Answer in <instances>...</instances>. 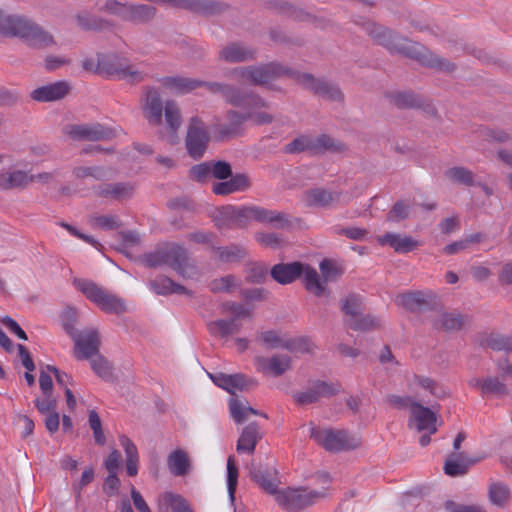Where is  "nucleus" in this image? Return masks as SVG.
<instances>
[{
  "mask_svg": "<svg viewBox=\"0 0 512 512\" xmlns=\"http://www.w3.org/2000/svg\"><path fill=\"white\" fill-rule=\"evenodd\" d=\"M0 35L19 37L28 46L45 49L55 44L54 37L35 22L19 15H7L0 10Z\"/></svg>",
  "mask_w": 512,
  "mask_h": 512,
  "instance_id": "obj_1",
  "label": "nucleus"
},
{
  "mask_svg": "<svg viewBox=\"0 0 512 512\" xmlns=\"http://www.w3.org/2000/svg\"><path fill=\"white\" fill-rule=\"evenodd\" d=\"M371 34L391 51L400 52L411 58H416L424 65L430 67H436L444 71L453 70V65L450 62L430 53L419 44L413 43L407 39L397 38L390 30L382 26H374Z\"/></svg>",
  "mask_w": 512,
  "mask_h": 512,
  "instance_id": "obj_2",
  "label": "nucleus"
},
{
  "mask_svg": "<svg viewBox=\"0 0 512 512\" xmlns=\"http://www.w3.org/2000/svg\"><path fill=\"white\" fill-rule=\"evenodd\" d=\"M143 261L147 267L167 265L184 278H191L196 274L188 252L176 243H167L145 254Z\"/></svg>",
  "mask_w": 512,
  "mask_h": 512,
  "instance_id": "obj_3",
  "label": "nucleus"
},
{
  "mask_svg": "<svg viewBox=\"0 0 512 512\" xmlns=\"http://www.w3.org/2000/svg\"><path fill=\"white\" fill-rule=\"evenodd\" d=\"M73 284L88 300L106 313L120 314L126 310L125 303L121 298L90 280L74 279Z\"/></svg>",
  "mask_w": 512,
  "mask_h": 512,
  "instance_id": "obj_4",
  "label": "nucleus"
},
{
  "mask_svg": "<svg viewBox=\"0 0 512 512\" xmlns=\"http://www.w3.org/2000/svg\"><path fill=\"white\" fill-rule=\"evenodd\" d=\"M310 437L329 452H339L354 449L360 445V440L345 430L319 428L312 424L309 428Z\"/></svg>",
  "mask_w": 512,
  "mask_h": 512,
  "instance_id": "obj_5",
  "label": "nucleus"
},
{
  "mask_svg": "<svg viewBox=\"0 0 512 512\" xmlns=\"http://www.w3.org/2000/svg\"><path fill=\"white\" fill-rule=\"evenodd\" d=\"M326 496V490L306 488H285L276 493L275 501L288 512H298L318 502Z\"/></svg>",
  "mask_w": 512,
  "mask_h": 512,
  "instance_id": "obj_6",
  "label": "nucleus"
},
{
  "mask_svg": "<svg viewBox=\"0 0 512 512\" xmlns=\"http://www.w3.org/2000/svg\"><path fill=\"white\" fill-rule=\"evenodd\" d=\"M251 221L272 224L276 228H284L289 224L286 214L276 210L260 206L236 207V228H244Z\"/></svg>",
  "mask_w": 512,
  "mask_h": 512,
  "instance_id": "obj_7",
  "label": "nucleus"
},
{
  "mask_svg": "<svg viewBox=\"0 0 512 512\" xmlns=\"http://www.w3.org/2000/svg\"><path fill=\"white\" fill-rule=\"evenodd\" d=\"M65 331L70 335L75 344V356L77 359H89L98 354L100 338L98 331L87 328L77 331L72 324H64Z\"/></svg>",
  "mask_w": 512,
  "mask_h": 512,
  "instance_id": "obj_8",
  "label": "nucleus"
},
{
  "mask_svg": "<svg viewBox=\"0 0 512 512\" xmlns=\"http://www.w3.org/2000/svg\"><path fill=\"white\" fill-rule=\"evenodd\" d=\"M98 69L100 73L107 77H112L129 82H140L143 80V74L135 66L127 64L117 56H102L98 59Z\"/></svg>",
  "mask_w": 512,
  "mask_h": 512,
  "instance_id": "obj_9",
  "label": "nucleus"
},
{
  "mask_svg": "<svg viewBox=\"0 0 512 512\" xmlns=\"http://www.w3.org/2000/svg\"><path fill=\"white\" fill-rule=\"evenodd\" d=\"M210 137L204 122L197 116L190 119L185 137V146L190 157L198 160L205 154Z\"/></svg>",
  "mask_w": 512,
  "mask_h": 512,
  "instance_id": "obj_10",
  "label": "nucleus"
},
{
  "mask_svg": "<svg viewBox=\"0 0 512 512\" xmlns=\"http://www.w3.org/2000/svg\"><path fill=\"white\" fill-rule=\"evenodd\" d=\"M63 133L73 141L109 140L114 136L110 128L98 123L68 124L63 128Z\"/></svg>",
  "mask_w": 512,
  "mask_h": 512,
  "instance_id": "obj_11",
  "label": "nucleus"
},
{
  "mask_svg": "<svg viewBox=\"0 0 512 512\" xmlns=\"http://www.w3.org/2000/svg\"><path fill=\"white\" fill-rule=\"evenodd\" d=\"M235 73L254 85H266L286 73L287 69L278 63H269L261 66H251L235 70Z\"/></svg>",
  "mask_w": 512,
  "mask_h": 512,
  "instance_id": "obj_12",
  "label": "nucleus"
},
{
  "mask_svg": "<svg viewBox=\"0 0 512 512\" xmlns=\"http://www.w3.org/2000/svg\"><path fill=\"white\" fill-rule=\"evenodd\" d=\"M257 339L266 349L282 348L291 352L306 351L308 341L305 338H286L276 330H266L258 334Z\"/></svg>",
  "mask_w": 512,
  "mask_h": 512,
  "instance_id": "obj_13",
  "label": "nucleus"
},
{
  "mask_svg": "<svg viewBox=\"0 0 512 512\" xmlns=\"http://www.w3.org/2000/svg\"><path fill=\"white\" fill-rule=\"evenodd\" d=\"M339 383L315 381L305 390L294 394V400L301 405L312 404L322 397H331L340 392Z\"/></svg>",
  "mask_w": 512,
  "mask_h": 512,
  "instance_id": "obj_14",
  "label": "nucleus"
},
{
  "mask_svg": "<svg viewBox=\"0 0 512 512\" xmlns=\"http://www.w3.org/2000/svg\"><path fill=\"white\" fill-rule=\"evenodd\" d=\"M207 88L213 93H220L228 104L240 108H247L252 98L256 96L255 94L244 92L238 87L219 82H209Z\"/></svg>",
  "mask_w": 512,
  "mask_h": 512,
  "instance_id": "obj_15",
  "label": "nucleus"
},
{
  "mask_svg": "<svg viewBox=\"0 0 512 512\" xmlns=\"http://www.w3.org/2000/svg\"><path fill=\"white\" fill-rule=\"evenodd\" d=\"M254 363L258 372L274 377L283 375L291 368V358L282 354H275L271 357L257 356Z\"/></svg>",
  "mask_w": 512,
  "mask_h": 512,
  "instance_id": "obj_16",
  "label": "nucleus"
},
{
  "mask_svg": "<svg viewBox=\"0 0 512 512\" xmlns=\"http://www.w3.org/2000/svg\"><path fill=\"white\" fill-rule=\"evenodd\" d=\"M297 80L305 88L314 91L317 95L333 101H341L343 94L334 84L323 80L315 79L311 74L302 73L297 75Z\"/></svg>",
  "mask_w": 512,
  "mask_h": 512,
  "instance_id": "obj_17",
  "label": "nucleus"
},
{
  "mask_svg": "<svg viewBox=\"0 0 512 512\" xmlns=\"http://www.w3.org/2000/svg\"><path fill=\"white\" fill-rule=\"evenodd\" d=\"M409 426L415 427L417 431H427L429 435L436 433V414L428 407L417 403L412 406L410 412Z\"/></svg>",
  "mask_w": 512,
  "mask_h": 512,
  "instance_id": "obj_18",
  "label": "nucleus"
},
{
  "mask_svg": "<svg viewBox=\"0 0 512 512\" xmlns=\"http://www.w3.org/2000/svg\"><path fill=\"white\" fill-rule=\"evenodd\" d=\"M67 81H57L40 86L31 92V98L37 102H52L63 99L70 92Z\"/></svg>",
  "mask_w": 512,
  "mask_h": 512,
  "instance_id": "obj_19",
  "label": "nucleus"
},
{
  "mask_svg": "<svg viewBox=\"0 0 512 512\" xmlns=\"http://www.w3.org/2000/svg\"><path fill=\"white\" fill-rule=\"evenodd\" d=\"M251 479L256 482L267 493L276 496L279 479L278 472L274 467L259 466L250 470Z\"/></svg>",
  "mask_w": 512,
  "mask_h": 512,
  "instance_id": "obj_20",
  "label": "nucleus"
},
{
  "mask_svg": "<svg viewBox=\"0 0 512 512\" xmlns=\"http://www.w3.org/2000/svg\"><path fill=\"white\" fill-rule=\"evenodd\" d=\"M163 110L164 107L159 92L155 88H149L146 92L143 112L150 125H161Z\"/></svg>",
  "mask_w": 512,
  "mask_h": 512,
  "instance_id": "obj_21",
  "label": "nucleus"
},
{
  "mask_svg": "<svg viewBox=\"0 0 512 512\" xmlns=\"http://www.w3.org/2000/svg\"><path fill=\"white\" fill-rule=\"evenodd\" d=\"M469 386L480 390L482 396L503 397L508 394L506 385L497 377L472 378Z\"/></svg>",
  "mask_w": 512,
  "mask_h": 512,
  "instance_id": "obj_22",
  "label": "nucleus"
},
{
  "mask_svg": "<svg viewBox=\"0 0 512 512\" xmlns=\"http://www.w3.org/2000/svg\"><path fill=\"white\" fill-rule=\"evenodd\" d=\"M208 83L182 76L165 77L161 80L162 86L173 94H186L200 86L207 87Z\"/></svg>",
  "mask_w": 512,
  "mask_h": 512,
  "instance_id": "obj_23",
  "label": "nucleus"
},
{
  "mask_svg": "<svg viewBox=\"0 0 512 512\" xmlns=\"http://www.w3.org/2000/svg\"><path fill=\"white\" fill-rule=\"evenodd\" d=\"M435 298L430 291L407 292L397 296L396 303L407 310L418 311Z\"/></svg>",
  "mask_w": 512,
  "mask_h": 512,
  "instance_id": "obj_24",
  "label": "nucleus"
},
{
  "mask_svg": "<svg viewBox=\"0 0 512 512\" xmlns=\"http://www.w3.org/2000/svg\"><path fill=\"white\" fill-rule=\"evenodd\" d=\"M250 187V181L247 175L238 173L230 177L229 180L216 182L212 186V191L216 195H228L235 192L245 191Z\"/></svg>",
  "mask_w": 512,
  "mask_h": 512,
  "instance_id": "obj_25",
  "label": "nucleus"
},
{
  "mask_svg": "<svg viewBox=\"0 0 512 512\" xmlns=\"http://www.w3.org/2000/svg\"><path fill=\"white\" fill-rule=\"evenodd\" d=\"M303 264L299 262L280 263L271 269V277L280 284H289L302 275Z\"/></svg>",
  "mask_w": 512,
  "mask_h": 512,
  "instance_id": "obj_26",
  "label": "nucleus"
},
{
  "mask_svg": "<svg viewBox=\"0 0 512 512\" xmlns=\"http://www.w3.org/2000/svg\"><path fill=\"white\" fill-rule=\"evenodd\" d=\"M268 108L269 104L263 98L258 95L253 97L247 107L249 121L253 122L255 125L270 124L274 120V116L266 111Z\"/></svg>",
  "mask_w": 512,
  "mask_h": 512,
  "instance_id": "obj_27",
  "label": "nucleus"
},
{
  "mask_svg": "<svg viewBox=\"0 0 512 512\" xmlns=\"http://www.w3.org/2000/svg\"><path fill=\"white\" fill-rule=\"evenodd\" d=\"M339 200L337 192L324 188L307 190L303 195V201L307 206L328 207Z\"/></svg>",
  "mask_w": 512,
  "mask_h": 512,
  "instance_id": "obj_28",
  "label": "nucleus"
},
{
  "mask_svg": "<svg viewBox=\"0 0 512 512\" xmlns=\"http://www.w3.org/2000/svg\"><path fill=\"white\" fill-rule=\"evenodd\" d=\"M382 245H389L398 253H407L419 246V242L411 236L387 233L379 237Z\"/></svg>",
  "mask_w": 512,
  "mask_h": 512,
  "instance_id": "obj_29",
  "label": "nucleus"
},
{
  "mask_svg": "<svg viewBox=\"0 0 512 512\" xmlns=\"http://www.w3.org/2000/svg\"><path fill=\"white\" fill-rule=\"evenodd\" d=\"M261 439L259 426L256 423H250L243 428L242 433L237 441L236 450L238 453L253 454L257 442Z\"/></svg>",
  "mask_w": 512,
  "mask_h": 512,
  "instance_id": "obj_30",
  "label": "nucleus"
},
{
  "mask_svg": "<svg viewBox=\"0 0 512 512\" xmlns=\"http://www.w3.org/2000/svg\"><path fill=\"white\" fill-rule=\"evenodd\" d=\"M98 195L122 201L130 198L134 193V186L128 182L107 183L98 187Z\"/></svg>",
  "mask_w": 512,
  "mask_h": 512,
  "instance_id": "obj_31",
  "label": "nucleus"
},
{
  "mask_svg": "<svg viewBox=\"0 0 512 512\" xmlns=\"http://www.w3.org/2000/svg\"><path fill=\"white\" fill-rule=\"evenodd\" d=\"M474 463L475 461L470 460L463 452H453L446 458L444 471L453 477L464 475Z\"/></svg>",
  "mask_w": 512,
  "mask_h": 512,
  "instance_id": "obj_32",
  "label": "nucleus"
},
{
  "mask_svg": "<svg viewBox=\"0 0 512 512\" xmlns=\"http://www.w3.org/2000/svg\"><path fill=\"white\" fill-rule=\"evenodd\" d=\"M256 51L240 43H232L224 47L220 57L227 62H243L254 59Z\"/></svg>",
  "mask_w": 512,
  "mask_h": 512,
  "instance_id": "obj_33",
  "label": "nucleus"
},
{
  "mask_svg": "<svg viewBox=\"0 0 512 512\" xmlns=\"http://www.w3.org/2000/svg\"><path fill=\"white\" fill-rule=\"evenodd\" d=\"M31 183V176L22 170H11L0 174V188L3 190L23 189Z\"/></svg>",
  "mask_w": 512,
  "mask_h": 512,
  "instance_id": "obj_34",
  "label": "nucleus"
},
{
  "mask_svg": "<svg viewBox=\"0 0 512 512\" xmlns=\"http://www.w3.org/2000/svg\"><path fill=\"white\" fill-rule=\"evenodd\" d=\"M243 112L228 110L226 113V118L228 120L227 125L221 126L219 133L223 137L235 135L239 132L241 126L249 121L248 117V109L243 108Z\"/></svg>",
  "mask_w": 512,
  "mask_h": 512,
  "instance_id": "obj_35",
  "label": "nucleus"
},
{
  "mask_svg": "<svg viewBox=\"0 0 512 512\" xmlns=\"http://www.w3.org/2000/svg\"><path fill=\"white\" fill-rule=\"evenodd\" d=\"M150 288L159 295L189 294L188 290L166 276H157L150 282Z\"/></svg>",
  "mask_w": 512,
  "mask_h": 512,
  "instance_id": "obj_36",
  "label": "nucleus"
},
{
  "mask_svg": "<svg viewBox=\"0 0 512 512\" xmlns=\"http://www.w3.org/2000/svg\"><path fill=\"white\" fill-rule=\"evenodd\" d=\"M158 508L160 512H191L185 500L171 492H164L158 497Z\"/></svg>",
  "mask_w": 512,
  "mask_h": 512,
  "instance_id": "obj_37",
  "label": "nucleus"
},
{
  "mask_svg": "<svg viewBox=\"0 0 512 512\" xmlns=\"http://www.w3.org/2000/svg\"><path fill=\"white\" fill-rule=\"evenodd\" d=\"M169 471L175 476H184L189 471V458L185 451L177 449L171 452L167 458Z\"/></svg>",
  "mask_w": 512,
  "mask_h": 512,
  "instance_id": "obj_38",
  "label": "nucleus"
},
{
  "mask_svg": "<svg viewBox=\"0 0 512 512\" xmlns=\"http://www.w3.org/2000/svg\"><path fill=\"white\" fill-rule=\"evenodd\" d=\"M313 146V153H324L326 151L343 153L346 151L345 144L326 134L313 137Z\"/></svg>",
  "mask_w": 512,
  "mask_h": 512,
  "instance_id": "obj_39",
  "label": "nucleus"
},
{
  "mask_svg": "<svg viewBox=\"0 0 512 512\" xmlns=\"http://www.w3.org/2000/svg\"><path fill=\"white\" fill-rule=\"evenodd\" d=\"M164 116L167 128L172 135L175 136L182 124L181 112L175 101H166L164 105Z\"/></svg>",
  "mask_w": 512,
  "mask_h": 512,
  "instance_id": "obj_40",
  "label": "nucleus"
},
{
  "mask_svg": "<svg viewBox=\"0 0 512 512\" xmlns=\"http://www.w3.org/2000/svg\"><path fill=\"white\" fill-rule=\"evenodd\" d=\"M302 274L304 276V282L306 289L315 294L316 296H321L325 292V283L322 282L319 278L317 271L314 268L303 265Z\"/></svg>",
  "mask_w": 512,
  "mask_h": 512,
  "instance_id": "obj_41",
  "label": "nucleus"
},
{
  "mask_svg": "<svg viewBox=\"0 0 512 512\" xmlns=\"http://www.w3.org/2000/svg\"><path fill=\"white\" fill-rule=\"evenodd\" d=\"M214 222L219 229L236 228V206L227 205L218 209Z\"/></svg>",
  "mask_w": 512,
  "mask_h": 512,
  "instance_id": "obj_42",
  "label": "nucleus"
},
{
  "mask_svg": "<svg viewBox=\"0 0 512 512\" xmlns=\"http://www.w3.org/2000/svg\"><path fill=\"white\" fill-rule=\"evenodd\" d=\"M229 408L232 418L238 424L243 423L250 415L260 414L257 410L236 399L230 401Z\"/></svg>",
  "mask_w": 512,
  "mask_h": 512,
  "instance_id": "obj_43",
  "label": "nucleus"
},
{
  "mask_svg": "<svg viewBox=\"0 0 512 512\" xmlns=\"http://www.w3.org/2000/svg\"><path fill=\"white\" fill-rule=\"evenodd\" d=\"M89 359L91 368L97 376H99L104 381L112 380V366L103 356L97 354Z\"/></svg>",
  "mask_w": 512,
  "mask_h": 512,
  "instance_id": "obj_44",
  "label": "nucleus"
},
{
  "mask_svg": "<svg viewBox=\"0 0 512 512\" xmlns=\"http://www.w3.org/2000/svg\"><path fill=\"white\" fill-rule=\"evenodd\" d=\"M155 15V8L150 5H131L128 21L133 23H145Z\"/></svg>",
  "mask_w": 512,
  "mask_h": 512,
  "instance_id": "obj_45",
  "label": "nucleus"
},
{
  "mask_svg": "<svg viewBox=\"0 0 512 512\" xmlns=\"http://www.w3.org/2000/svg\"><path fill=\"white\" fill-rule=\"evenodd\" d=\"M445 176L456 183L466 186L475 185V177L472 171L464 167H452L445 172Z\"/></svg>",
  "mask_w": 512,
  "mask_h": 512,
  "instance_id": "obj_46",
  "label": "nucleus"
},
{
  "mask_svg": "<svg viewBox=\"0 0 512 512\" xmlns=\"http://www.w3.org/2000/svg\"><path fill=\"white\" fill-rule=\"evenodd\" d=\"M238 468L233 455L227 458V491L231 503L235 501V492L238 484Z\"/></svg>",
  "mask_w": 512,
  "mask_h": 512,
  "instance_id": "obj_47",
  "label": "nucleus"
},
{
  "mask_svg": "<svg viewBox=\"0 0 512 512\" xmlns=\"http://www.w3.org/2000/svg\"><path fill=\"white\" fill-rule=\"evenodd\" d=\"M240 286V282L232 275L214 279L209 288L213 293H231Z\"/></svg>",
  "mask_w": 512,
  "mask_h": 512,
  "instance_id": "obj_48",
  "label": "nucleus"
},
{
  "mask_svg": "<svg viewBox=\"0 0 512 512\" xmlns=\"http://www.w3.org/2000/svg\"><path fill=\"white\" fill-rule=\"evenodd\" d=\"M220 309L221 313L230 314L232 318L251 317L253 314V308L233 301L223 302Z\"/></svg>",
  "mask_w": 512,
  "mask_h": 512,
  "instance_id": "obj_49",
  "label": "nucleus"
},
{
  "mask_svg": "<svg viewBox=\"0 0 512 512\" xmlns=\"http://www.w3.org/2000/svg\"><path fill=\"white\" fill-rule=\"evenodd\" d=\"M342 311L349 316V319L358 317L363 310L361 297L355 294L349 295L342 301Z\"/></svg>",
  "mask_w": 512,
  "mask_h": 512,
  "instance_id": "obj_50",
  "label": "nucleus"
},
{
  "mask_svg": "<svg viewBox=\"0 0 512 512\" xmlns=\"http://www.w3.org/2000/svg\"><path fill=\"white\" fill-rule=\"evenodd\" d=\"M411 386L414 390L422 389L432 396L440 397L442 394V389L428 377L415 376Z\"/></svg>",
  "mask_w": 512,
  "mask_h": 512,
  "instance_id": "obj_51",
  "label": "nucleus"
},
{
  "mask_svg": "<svg viewBox=\"0 0 512 512\" xmlns=\"http://www.w3.org/2000/svg\"><path fill=\"white\" fill-rule=\"evenodd\" d=\"M485 343L493 350L512 352V337L492 333L487 337Z\"/></svg>",
  "mask_w": 512,
  "mask_h": 512,
  "instance_id": "obj_52",
  "label": "nucleus"
},
{
  "mask_svg": "<svg viewBox=\"0 0 512 512\" xmlns=\"http://www.w3.org/2000/svg\"><path fill=\"white\" fill-rule=\"evenodd\" d=\"M89 224L93 228H100L104 230H113L119 227L120 222L117 216L114 215H101L93 216L89 220Z\"/></svg>",
  "mask_w": 512,
  "mask_h": 512,
  "instance_id": "obj_53",
  "label": "nucleus"
},
{
  "mask_svg": "<svg viewBox=\"0 0 512 512\" xmlns=\"http://www.w3.org/2000/svg\"><path fill=\"white\" fill-rule=\"evenodd\" d=\"M509 488L501 483H494L489 488V498L491 502L498 506H503L508 500Z\"/></svg>",
  "mask_w": 512,
  "mask_h": 512,
  "instance_id": "obj_54",
  "label": "nucleus"
},
{
  "mask_svg": "<svg viewBox=\"0 0 512 512\" xmlns=\"http://www.w3.org/2000/svg\"><path fill=\"white\" fill-rule=\"evenodd\" d=\"M89 426L93 431V436L96 444L104 445L106 443V438L102 429V422L95 410L89 411Z\"/></svg>",
  "mask_w": 512,
  "mask_h": 512,
  "instance_id": "obj_55",
  "label": "nucleus"
},
{
  "mask_svg": "<svg viewBox=\"0 0 512 512\" xmlns=\"http://www.w3.org/2000/svg\"><path fill=\"white\" fill-rule=\"evenodd\" d=\"M130 7L131 5L127 3H120L116 0H107L103 9L124 21H128Z\"/></svg>",
  "mask_w": 512,
  "mask_h": 512,
  "instance_id": "obj_56",
  "label": "nucleus"
},
{
  "mask_svg": "<svg viewBox=\"0 0 512 512\" xmlns=\"http://www.w3.org/2000/svg\"><path fill=\"white\" fill-rule=\"evenodd\" d=\"M440 327L446 331L458 330L463 325V318L459 313L445 312L441 314Z\"/></svg>",
  "mask_w": 512,
  "mask_h": 512,
  "instance_id": "obj_57",
  "label": "nucleus"
},
{
  "mask_svg": "<svg viewBox=\"0 0 512 512\" xmlns=\"http://www.w3.org/2000/svg\"><path fill=\"white\" fill-rule=\"evenodd\" d=\"M73 174L76 178H87L92 177L96 180L105 179L108 176V172L103 167H77L73 170Z\"/></svg>",
  "mask_w": 512,
  "mask_h": 512,
  "instance_id": "obj_58",
  "label": "nucleus"
},
{
  "mask_svg": "<svg viewBox=\"0 0 512 512\" xmlns=\"http://www.w3.org/2000/svg\"><path fill=\"white\" fill-rule=\"evenodd\" d=\"M232 323L229 319H218L208 323V330L213 336L228 337L232 335Z\"/></svg>",
  "mask_w": 512,
  "mask_h": 512,
  "instance_id": "obj_59",
  "label": "nucleus"
},
{
  "mask_svg": "<svg viewBox=\"0 0 512 512\" xmlns=\"http://www.w3.org/2000/svg\"><path fill=\"white\" fill-rule=\"evenodd\" d=\"M348 325L353 330H369L379 325L378 319L373 316H362V313L353 319H348Z\"/></svg>",
  "mask_w": 512,
  "mask_h": 512,
  "instance_id": "obj_60",
  "label": "nucleus"
},
{
  "mask_svg": "<svg viewBox=\"0 0 512 512\" xmlns=\"http://www.w3.org/2000/svg\"><path fill=\"white\" fill-rule=\"evenodd\" d=\"M313 147V137L302 135L289 143L286 147V151L290 153L310 151L313 153Z\"/></svg>",
  "mask_w": 512,
  "mask_h": 512,
  "instance_id": "obj_61",
  "label": "nucleus"
},
{
  "mask_svg": "<svg viewBox=\"0 0 512 512\" xmlns=\"http://www.w3.org/2000/svg\"><path fill=\"white\" fill-rule=\"evenodd\" d=\"M212 176L218 180H227L234 176L232 174V167L226 161H211Z\"/></svg>",
  "mask_w": 512,
  "mask_h": 512,
  "instance_id": "obj_62",
  "label": "nucleus"
},
{
  "mask_svg": "<svg viewBox=\"0 0 512 512\" xmlns=\"http://www.w3.org/2000/svg\"><path fill=\"white\" fill-rule=\"evenodd\" d=\"M218 257L225 262H232L242 258L245 255L243 248L239 246L219 247L217 249Z\"/></svg>",
  "mask_w": 512,
  "mask_h": 512,
  "instance_id": "obj_63",
  "label": "nucleus"
},
{
  "mask_svg": "<svg viewBox=\"0 0 512 512\" xmlns=\"http://www.w3.org/2000/svg\"><path fill=\"white\" fill-rule=\"evenodd\" d=\"M189 174L193 180L198 182H205L212 176L211 161L192 166Z\"/></svg>",
  "mask_w": 512,
  "mask_h": 512,
  "instance_id": "obj_64",
  "label": "nucleus"
}]
</instances>
